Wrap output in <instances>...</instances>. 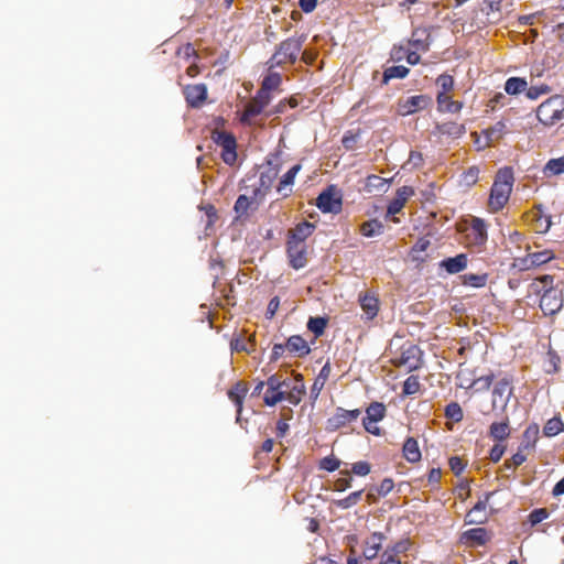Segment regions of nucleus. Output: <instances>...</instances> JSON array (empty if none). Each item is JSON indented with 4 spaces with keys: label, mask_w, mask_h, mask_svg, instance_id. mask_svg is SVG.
I'll list each match as a JSON object with an SVG mask.
<instances>
[{
    "label": "nucleus",
    "mask_w": 564,
    "mask_h": 564,
    "mask_svg": "<svg viewBox=\"0 0 564 564\" xmlns=\"http://www.w3.org/2000/svg\"><path fill=\"white\" fill-rule=\"evenodd\" d=\"M513 171L511 167L500 169L495 177L488 199L491 212H499L508 203L513 186Z\"/></svg>",
    "instance_id": "f257e3e1"
},
{
    "label": "nucleus",
    "mask_w": 564,
    "mask_h": 564,
    "mask_svg": "<svg viewBox=\"0 0 564 564\" xmlns=\"http://www.w3.org/2000/svg\"><path fill=\"white\" fill-rule=\"evenodd\" d=\"M305 36L289 37L282 41L275 48V52L269 59V68L282 66L284 64H294L302 51Z\"/></svg>",
    "instance_id": "f03ea898"
},
{
    "label": "nucleus",
    "mask_w": 564,
    "mask_h": 564,
    "mask_svg": "<svg viewBox=\"0 0 564 564\" xmlns=\"http://www.w3.org/2000/svg\"><path fill=\"white\" fill-rule=\"evenodd\" d=\"M538 120L546 127L564 119V96L553 95L536 108Z\"/></svg>",
    "instance_id": "7ed1b4c3"
},
{
    "label": "nucleus",
    "mask_w": 564,
    "mask_h": 564,
    "mask_svg": "<svg viewBox=\"0 0 564 564\" xmlns=\"http://www.w3.org/2000/svg\"><path fill=\"white\" fill-rule=\"evenodd\" d=\"M391 361L395 367H404L411 372L422 367L423 351L417 345L406 341Z\"/></svg>",
    "instance_id": "20e7f679"
},
{
    "label": "nucleus",
    "mask_w": 564,
    "mask_h": 564,
    "mask_svg": "<svg viewBox=\"0 0 564 564\" xmlns=\"http://www.w3.org/2000/svg\"><path fill=\"white\" fill-rule=\"evenodd\" d=\"M213 141L221 148V159L228 165L237 161V142L232 133L215 130L212 133Z\"/></svg>",
    "instance_id": "39448f33"
},
{
    "label": "nucleus",
    "mask_w": 564,
    "mask_h": 564,
    "mask_svg": "<svg viewBox=\"0 0 564 564\" xmlns=\"http://www.w3.org/2000/svg\"><path fill=\"white\" fill-rule=\"evenodd\" d=\"M387 414L386 405L381 402H371L366 409V415L362 419L365 430L376 436L381 435V429L377 423L382 421Z\"/></svg>",
    "instance_id": "423d86ee"
},
{
    "label": "nucleus",
    "mask_w": 564,
    "mask_h": 564,
    "mask_svg": "<svg viewBox=\"0 0 564 564\" xmlns=\"http://www.w3.org/2000/svg\"><path fill=\"white\" fill-rule=\"evenodd\" d=\"M488 239L487 225L484 219L473 217L470 226L465 234L466 245L468 247L478 248L485 246Z\"/></svg>",
    "instance_id": "0eeeda50"
},
{
    "label": "nucleus",
    "mask_w": 564,
    "mask_h": 564,
    "mask_svg": "<svg viewBox=\"0 0 564 564\" xmlns=\"http://www.w3.org/2000/svg\"><path fill=\"white\" fill-rule=\"evenodd\" d=\"M361 414L359 409L346 410L338 406L335 413L326 421V430L334 432L355 422Z\"/></svg>",
    "instance_id": "6e6552de"
},
{
    "label": "nucleus",
    "mask_w": 564,
    "mask_h": 564,
    "mask_svg": "<svg viewBox=\"0 0 564 564\" xmlns=\"http://www.w3.org/2000/svg\"><path fill=\"white\" fill-rule=\"evenodd\" d=\"M562 292L553 286L547 288L541 296L540 308L544 315H555L563 306Z\"/></svg>",
    "instance_id": "1a4fd4ad"
},
{
    "label": "nucleus",
    "mask_w": 564,
    "mask_h": 564,
    "mask_svg": "<svg viewBox=\"0 0 564 564\" xmlns=\"http://www.w3.org/2000/svg\"><path fill=\"white\" fill-rule=\"evenodd\" d=\"M267 165V170L260 174L259 186L253 189V198H263L270 192L280 173V167L278 165H273L271 161H268Z\"/></svg>",
    "instance_id": "9d476101"
},
{
    "label": "nucleus",
    "mask_w": 564,
    "mask_h": 564,
    "mask_svg": "<svg viewBox=\"0 0 564 564\" xmlns=\"http://www.w3.org/2000/svg\"><path fill=\"white\" fill-rule=\"evenodd\" d=\"M431 98L426 95H415L406 99H400L398 102V113L409 116L419 110L425 109L431 104Z\"/></svg>",
    "instance_id": "9b49d317"
},
{
    "label": "nucleus",
    "mask_w": 564,
    "mask_h": 564,
    "mask_svg": "<svg viewBox=\"0 0 564 564\" xmlns=\"http://www.w3.org/2000/svg\"><path fill=\"white\" fill-rule=\"evenodd\" d=\"M286 253L290 265L295 269H302L307 263V248L306 243L288 240Z\"/></svg>",
    "instance_id": "f8f14e48"
},
{
    "label": "nucleus",
    "mask_w": 564,
    "mask_h": 564,
    "mask_svg": "<svg viewBox=\"0 0 564 564\" xmlns=\"http://www.w3.org/2000/svg\"><path fill=\"white\" fill-rule=\"evenodd\" d=\"M512 376H505L501 378L494 387L492 390V406H496L498 403V399L505 408L512 394Z\"/></svg>",
    "instance_id": "ddd939ff"
},
{
    "label": "nucleus",
    "mask_w": 564,
    "mask_h": 564,
    "mask_svg": "<svg viewBox=\"0 0 564 564\" xmlns=\"http://www.w3.org/2000/svg\"><path fill=\"white\" fill-rule=\"evenodd\" d=\"M494 494L495 492H486L485 498L482 500H479L473 507V509H470L468 511V513L466 514V518H465V521L467 524H482L487 521V516H486L485 511H486L488 501Z\"/></svg>",
    "instance_id": "4468645a"
},
{
    "label": "nucleus",
    "mask_w": 564,
    "mask_h": 564,
    "mask_svg": "<svg viewBox=\"0 0 564 564\" xmlns=\"http://www.w3.org/2000/svg\"><path fill=\"white\" fill-rule=\"evenodd\" d=\"M184 95L187 104L197 108L200 107L207 98V87L205 84L187 85L184 88Z\"/></svg>",
    "instance_id": "2eb2a0df"
},
{
    "label": "nucleus",
    "mask_w": 564,
    "mask_h": 564,
    "mask_svg": "<svg viewBox=\"0 0 564 564\" xmlns=\"http://www.w3.org/2000/svg\"><path fill=\"white\" fill-rule=\"evenodd\" d=\"M414 195L411 186H402L397 189L395 197L388 205V215H397L404 207L408 199Z\"/></svg>",
    "instance_id": "dca6fc26"
},
{
    "label": "nucleus",
    "mask_w": 564,
    "mask_h": 564,
    "mask_svg": "<svg viewBox=\"0 0 564 564\" xmlns=\"http://www.w3.org/2000/svg\"><path fill=\"white\" fill-rule=\"evenodd\" d=\"M248 392V384L243 381H238L231 389L228 390V398L235 403L237 406V422L239 423L241 420V412L243 400Z\"/></svg>",
    "instance_id": "f3484780"
},
{
    "label": "nucleus",
    "mask_w": 564,
    "mask_h": 564,
    "mask_svg": "<svg viewBox=\"0 0 564 564\" xmlns=\"http://www.w3.org/2000/svg\"><path fill=\"white\" fill-rule=\"evenodd\" d=\"M468 264V256L459 253L455 257L446 258L440 262V268L449 274H456L464 271Z\"/></svg>",
    "instance_id": "a211bd4d"
},
{
    "label": "nucleus",
    "mask_w": 564,
    "mask_h": 564,
    "mask_svg": "<svg viewBox=\"0 0 564 564\" xmlns=\"http://www.w3.org/2000/svg\"><path fill=\"white\" fill-rule=\"evenodd\" d=\"M316 206L323 213L338 212L340 209V200L334 197V194L328 188L323 191L316 198Z\"/></svg>",
    "instance_id": "6ab92c4d"
},
{
    "label": "nucleus",
    "mask_w": 564,
    "mask_h": 564,
    "mask_svg": "<svg viewBox=\"0 0 564 564\" xmlns=\"http://www.w3.org/2000/svg\"><path fill=\"white\" fill-rule=\"evenodd\" d=\"M507 132V124L502 120L497 121L494 126L482 130L481 133L486 139L484 147H490L491 144L498 142Z\"/></svg>",
    "instance_id": "aec40b11"
},
{
    "label": "nucleus",
    "mask_w": 564,
    "mask_h": 564,
    "mask_svg": "<svg viewBox=\"0 0 564 564\" xmlns=\"http://www.w3.org/2000/svg\"><path fill=\"white\" fill-rule=\"evenodd\" d=\"M430 37L431 35L426 29H415L411 34L409 45L414 47L416 51L427 52L431 45Z\"/></svg>",
    "instance_id": "412c9836"
},
{
    "label": "nucleus",
    "mask_w": 564,
    "mask_h": 564,
    "mask_svg": "<svg viewBox=\"0 0 564 564\" xmlns=\"http://www.w3.org/2000/svg\"><path fill=\"white\" fill-rule=\"evenodd\" d=\"M462 540L473 546H481L489 541V535L486 528H474L465 531L462 535Z\"/></svg>",
    "instance_id": "4be33fe9"
},
{
    "label": "nucleus",
    "mask_w": 564,
    "mask_h": 564,
    "mask_svg": "<svg viewBox=\"0 0 564 564\" xmlns=\"http://www.w3.org/2000/svg\"><path fill=\"white\" fill-rule=\"evenodd\" d=\"M383 539L382 533L375 532L365 541L362 554L367 560H372L378 555Z\"/></svg>",
    "instance_id": "5701e85b"
},
{
    "label": "nucleus",
    "mask_w": 564,
    "mask_h": 564,
    "mask_svg": "<svg viewBox=\"0 0 564 564\" xmlns=\"http://www.w3.org/2000/svg\"><path fill=\"white\" fill-rule=\"evenodd\" d=\"M315 225L308 221H303L290 231L288 240L305 243V240L313 234Z\"/></svg>",
    "instance_id": "b1692460"
},
{
    "label": "nucleus",
    "mask_w": 564,
    "mask_h": 564,
    "mask_svg": "<svg viewBox=\"0 0 564 564\" xmlns=\"http://www.w3.org/2000/svg\"><path fill=\"white\" fill-rule=\"evenodd\" d=\"M285 347L289 352L295 354L299 357L306 356L311 351L306 340L299 335L291 336L286 340Z\"/></svg>",
    "instance_id": "393cba45"
},
{
    "label": "nucleus",
    "mask_w": 564,
    "mask_h": 564,
    "mask_svg": "<svg viewBox=\"0 0 564 564\" xmlns=\"http://www.w3.org/2000/svg\"><path fill=\"white\" fill-rule=\"evenodd\" d=\"M403 457L411 464L421 460L422 454L419 447V443L414 437H408L402 447Z\"/></svg>",
    "instance_id": "a878e982"
},
{
    "label": "nucleus",
    "mask_w": 564,
    "mask_h": 564,
    "mask_svg": "<svg viewBox=\"0 0 564 564\" xmlns=\"http://www.w3.org/2000/svg\"><path fill=\"white\" fill-rule=\"evenodd\" d=\"M359 302L368 319H372L377 316L379 311V300L376 296L370 294L360 295Z\"/></svg>",
    "instance_id": "bb28decb"
},
{
    "label": "nucleus",
    "mask_w": 564,
    "mask_h": 564,
    "mask_svg": "<svg viewBox=\"0 0 564 564\" xmlns=\"http://www.w3.org/2000/svg\"><path fill=\"white\" fill-rule=\"evenodd\" d=\"M436 130L440 134L448 135L453 138H459L466 132V128L462 123L455 121H447L436 126Z\"/></svg>",
    "instance_id": "cd10ccee"
},
{
    "label": "nucleus",
    "mask_w": 564,
    "mask_h": 564,
    "mask_svg": "<svg viewBox=\"0 0 564 564\" xmlns=\"http://www.w3.org/2000/svg\"><path fill=\"white\" fill-rule=\"evenodd\" d=\"M290 391L285 392V400H288L291 404L297 405L303 395L305 394V386L302 377H299L293 386L290 384L288 388Z\"/></svg>",
    "instance_id": "c85d7f7f"
},
{
    "label": "nucleus",
    "mask_w": 564,
    "mask_h": 564,
    "mask_svg": "<svg viewBox=\"0 0 564 564\" xmlns=\"http://www.w3.org/2000/svg\"><path fill=\"white\" fill-rule=\"evenodd\" d=\"M510 435L509 420L494 422L489 427V436L496 441H505Z\"/></svg>",
    "instance_id": "c756f323"
},
{
    "label": "nucleus",
    "mask_w": 564,
    "mask_h": 564,
    "mask_svg": "<svg viewBox=\"0 0 564 564\" xmlns=\"http://www.w3.org/2000/svg\"><path fill=\"white\" fill-rule=\"evenodd\" d=\"M257 199L258 198H253V196L249 198L247 195H239L234 206V210L237 214V217L241 218L248 216L251 206L253 204L258 206Z\"/></svg>",
    "instance_id": "7c9ffc66"
},
{
    "label": "nucleus",
    "mask_w": 564,
    "mask_h": 564,
    "mask_svg": "<svg viewBox=\"0 0 564 564\" xmlns=\"http://www.w3.org/2000/svg\"><path fill=\"white\" fill-rule=\"evenodd\" d=\"M383 224L378 219H370L365 221L360 226V232L362 236L371 238L379 236L383 232Z\"/></svg>",
    "instance_id": "2f4dec72"
},
{
    "label": "nucleus",
    "mask_w": 564,
    "mask_h": 564,
    "mask_svg": "<svg viewBox=\"0 0 564 564\" xmlns=\"http://www.w3.org/2000/svg\"><path fill=\"white\" fill-rule=\"evenodd\" d=\"M528 82L522 77H510L505 84V90L508 95H518L525 91Z\"/></svg>",
    "instance_id": "473e14b6"
},
{
    "label": "nucleus",
    "mask_w": 564,
    "mask_h": 564,
    "mask_svg": "<svg viewBox=\"0 0 564 564\" xmlns=\"http://www.w3.org/2000/svg\"><path fill=\"white\" fill-rule=\"evenodd\" d=\"M410 69L403 65L391 66L384 69L382 76V84H388L393 78H405Z\"/></svg>",
    "instance_id": "72a5a7b5"
},
{
    "label": "nucleus",
    "mask_w": 564,
    "mask_h": 564,
    "mask_svg": "<svg viewBox=\"0 0 564 564\" xmlns=\"http://www.w3.org/2000/svg\"><path fill=\"white\" fill-rule=\"evenodd\" d=\"M564 173V156L551 159L543 167V174L546 177L561 175Z\"/></svg>",
    "instance_id": "f704fd0d"
},
{
    "label": "nucleus",
    "mask_w": 564,
    "mask_h": 564,
    "mask_svg": "<svg viewBox=\"0 0 564 564\" xmlns=\"http://www.w3.org/2000/svg\"><path fill=\"white\" fill-rule=\"evenodd\" d=\"M538 436H539L538 424L529 425L523 432V441L520 446V449H528V448L534 446V444L538 441Z\"/></svg>",
    "instance_id": "c9c22d12"
},
{
    "label": "nucleus",
    "mask_w": 564,
    "mask_h": 564,
    "mask_svg": "<svg viewBox=\"0 0 564 564\" xmlns=\"http://www.w3.org/2000/svg\"><path fill=\"white\" fill-rule=\"evenodd\" d=\"M462 283L467 286L473 288H484L488 280V274H475V273H466L460 275Z\"/></svg>",
    "instance_id": "e433bc0d"
},
{
    "label": "nucleus",
    "mask_w": 564,
    "mask_h": 564,
    "mask_svg": "<svg viewBox=\"0 0 564 564\" xmlns=\"http://www.w3.org/2000/svg\"><path fill=\"white\" fill-rule=\"evenodd\" d=\"M362 494H364L362 489L354 491L343 499L334 500L333 505H335L337 508H340V509H349V508L356 506L361 500Z\"/></svg>",
    "instance_id": "4c0bfd02"
},
{
    "label": "nucleus",
    "mask_w": 564,
    "mask_h": 564,
    "mask_svg": "<svg viewBox=\"0 0 564 564\" xmlns=\"http://www.w3.org/2000/svg\"><path fill=\"white\" fill-rule=\"evenodd\" d=\"M302 165L295 164L280 180L276 191L281 193L286 186H292L296 174L301 171Z\"/></svg>",
    "instance_id": "58836bf2"
},
{
    "label": "nucleus",
    "mask_w": 564,
    "mask_h": 564,
    "mask_svg": "<svg viewBox=\"0 0 564 564\" xmlns=\"http://www.w3.org/2000/svg\"><path fill=\"white\" fill-rule=\"evenodd\" d=\"M282 83V77L279 73H270L267 75L261 84L262 94L270 93L272 90L278 89V87Z\"/></svg>",
    "instance_id": "ea45409f"
},
{
    "label": "nucleus",
    "mask_w": 564,
    "mask_h": 564,
    "mask_svg": "<svg viewBox=\"0 0 564 564\" xmlns=\"http://www.w3.org/2000/svg\"><path fill=\"white\" fill-rule=\"evenodd\" d=\"M478 177L479 169L477 166H470L462 173L459 184L466 187H471L478 182Z\"/></svg>",
    "instance_id": "a19ab883"
},
{
    "label": "nucleus",
    "mask_w": 564,
    "mask_h": 564,
    "mask_svg": "<svg viewBox=\"0 0 564 564\" xmlns=\"http://www.w3.org/2000/svg\"><path fill=\"white\" fill-rule=\"evenodd\" d=\"M326 326L327 319L325 317H311L307 322V329L311 330L315 337L322 336Z\"/></svg>",
    "instance_id": "79ce46f5"
},
{
    "label": "nucleus",
    "mask_w": 564,
    "mask_h": 564,
    "mask_svg": "<svg viewBox=\"0 0 564 564\" xmlns=\"http://www.w3.org/2000/svg\"><path fill=\"white\" fill-rule=\"evenodd\" d=\"M554 258V253L551 250L538 251L529 254L530 264L534 267L547 263Z\"/></svg>",
    "instance_id": "37998d69"
},
{
    "label": "nucleus",
    "mask_w": 564,
    "mask_h": 564,
    "mask_svg": "<svg viewBox=\"0 0 564 564\" xmlns=\"http://www.w3.org/2000/svg\"><path fill=\"white\" fill-rule=\"evenodd\" d=\"M563 430L564 423L562 422V420L560 417H552L545 423L543 427V433L546 436H555Z\"/></svg>",
    "instance_id": "c03bdc74"
},
{
    "label": "nucleus",
    "mask_w": 564,
    "mask_h": 564,
    "mask_svg": "<svg viewBox=\"0 0 564 564\" xmlns=\"http://www.w3.org/2000/svg\"><path fill=\"white\" fill-rule=\"evenodd\" d=\"M421 383L417 376H410L403 382L402 393L404 395H412L419 392Z\"/></svg>",
    "instance_id": "a18cd8bd"
},
{
    "label": "nucleus",
    "mask_w": 564,
    "mask_h": 564,
    "mask_svg": "<svg viewBox=\"0 0 564 564\" xmlns=\"http://www.w3.org/2000/svg\"><path fill=\"white\" fill-rule=\"evenodd\" d=\"M445 415L446 417L455 421L460 422L463 420V410L460 405L457 402H451L445 408Z\"/></svg>",
    "instance_id": "49530a36"
},
{
    "label": "nucleus",
    "mask_w": 564,
    "mask_h": 564,
    "mask_svg": "<svg viewBox=\"0 0 564 564\" xmlns=\"http://www.w3.org/2000/svg\"><path fill=\"white\" fill-rule=\"evenodd\" d=\"M267 386L270 391H285V388H290V381L281 380L276 375H273L269 377Z\"/></svg>",
    "instance_id": "de8ad7c7"
},
{
    "label": "nucleus",
    "mask_w": 564,
    "mask_h": 564,
    "mask_svg": "<svg viewBox=\"0 0 564 564\" xmlns=\"http://www.w3.org/2000/svg\"><path fill=\"white\" fill-rule=\"evenodd\" d=\"M454 77L448 74H441L436 78V85L441 88L440 91L449 93L454 89Z\"/></svg>",
    "instance_id": "09e8293b"
},
{
    "label": "nucleus",
    "mask_w": 564,
    "mask_h": 564,
    "mask_svg": "<svg viewBox=\"0 0 564 564\" xmlns=\"http://www.w3.org/2000/svg\"><path fill=\"white\" fill-rule=\"evenodd\" d=\"M495 379V375L492 372L481 376L473 381V386L476 387L478 391H487L492 384Z\"/></svg>",
    "instance_id": "8fccbe9b"
},
{
    "label": "nucleus",
    "mask_w": 564,
    "mask_h": 564,
    "mask_svg": "<svg viewBox=\"0 0 564 564\" xmlns=\"http://www.w3.org/2000/svg\"><path fill=\"white\" fill-rule=\"evenodd\" d=\"M387 185V180L382 178L378 175H369L367 177L366 187L370 192L372 188L377 191H384Z\"/></svg>",
    "instance_id": "3c124183"
},
{
    "label": "nucleus",
    "mask_w": 564,
    "mask_h": 564,
    "mask_svg": "<svg viewBox=\"0 0 564 564\" xmlns=\"http://www.w3.org/2000/svg\"><path fill=\"white\" fill-rule=\"evenodd\" d=\"M551 91L550 86L547 85H540V86H531L527 87L525 95L529 99L535 100L540 96L549 94Z\"/></svg>",
    "instance_id": "603ef678"
},
{
    "label": "nucleus",
    "mask_w": 564,
    "mask_h": 564,
    "mask_svg": "<svg viewBox=\"0 0 564 564\" xmlns=\"http://www.w3.org/2000/svg\"><path fill=\"white\" fill-rule=\"evenodd\" d=\"M282 400H285V391H270L267 389L263 399L267 405L273 406L276 403L281 402Z\"/></svg>",
    "instance_id": "864d4df0"
},
{
    "label": "nucleus",
    "mask_w": 564,
    "mask_h": 564,
    "mask_svg": "<svg viewBox=\"0 0 564 564\" xmlns=\"http://www.w3.org/2000/svg\"><path fill=\"white\" fill-rule=\"evenodd\" d=\"M340 466V460L334 456L324 457L319 462V468L327 471H335Z\"/></svg>",
    "instance_id": "5fc2aeb1"
},
{
    "label": "nucleus",
    "mask_w": 564,
    "mask_h": 564,
    "mask_svg": "<svg viewBox=\"0 0 564 564\" xmlns=\"http://www.w3.org/2000/svg\"><path fill=\"white\" fill-rule=\"evenodd\" d=\"M549 514L550 513L545 508L535 509L529 514V521L532 525H535L547 519Z\"/></svg>",
    "instance_id": "6e6d98bb"
},
{
    "label": "nucleus",
    "mask_w": 564,
    "mask_h": 564,
    "mask_svg": "<svg viewBox=\"0 0 564 564\" xmlns=\"http://www.w3.org/2000/svg\"><path fill=\"white\" fill-rule=\"evenodd\" d=\"M371 470V466L366 460H359L352 464L351 471L357 476H367Z\"/></svg>",
    "instance_id": "4d7b16f0"
},
{
    "label": "nucleus",
    "mask_w": 564,
    "mask_h": 564,
    "mask_svg": "<svg viewBox=\"0 0 564 564\" xmlns=\"http://www.w3.org/2000/svg\"><path fill=\"white\" fill-rule=\"evenodd\" d=\"M264 109L263 104L257 102L252 100L247 107L243 112V119L245 118H251L260 115L262 110Z\"/></svg>",
    "instance_id": "13d9d810"
},
{
    "label": "nucleus",
    "mask_w": 564,
    "mask_h": 564,
    "mask_svg": "<svg viewBox=\"0 0 564 564\" xmlns=\"http://www.w3.org/2000/svg\"><path fill=\"white\" fill-rule=\"evenodd\" d=\"M448 465L451 467V470L456 475V476H459L465 467H466V464L463 462V459L458 456H453L449 458L448 460Z\"/></svg>",
    "instance_id": "bf43d9fd"
},
{
    "label": "nucleus",
    "mask_w": 564,
    "mask_h": 564,
    "mask_svg": "<svg viewBox=\"0 0 564 564\" xmlns=\"http://www.w3.org/2000/svg\"><path fill=\"white\" fill-rule=\"evenodd\" d=\"M506 452V446L501 444H496L491 447L489 452V458L492 463H498Z\"/></svg>",
    "instance_id": "052dcab7"
},
{
    "label": "nucleus",
    "mask_w": 564,
    "mask_h": 564,
    "mask_svg": "<svg viewBox=\"0 0 564 564\" xmlns=\"http://www.w3.org/2000/svg\"><path fill=\"white\" fill-rule=\"evenodd\" d=\"M535 221L541 232H546L552 226L551 216L549 215H540Z\"/></svg>",
    "instance_id": "680f3d73"
},
{
    "label": "nucleus",
    "mask_w": 564,
    "mask_h": 564,
    "mask_svg": "<svg viewBox=\"0 0 564 564\" xmlns=\"http://www.w3.org/2000/svg\"><path fill=\"white\" fill-rule=\"evenodd\" d=\"M394 487V482L391 478H384L380 485L378 486V494L382 497L387 496L390 491H392Z\"/></svg>",
    "instance_id": "e2e57ef3"
},
{
    "label": "nucleus",
    "mask_w": 564,
    "mask_h": 564,
    "mask_svg": "<svg viewBox=\"0 0 564 564\" xmlns=\"http://www.w3.org/2000/svg\"><path fill=\"white\" fill-rule=\"evenodd\" d=\"M408 50L403 46H397L394 45L391 50L390 57L394 62L402 61L406 55Z\"/></svg>",
    "instance_id": "0e129e2a"
},
{
    "label": "nucleus",
    "mask_w": 564,
    "mask_h": 564,
    "mask_svg": "<svg viewBox=\"0 0 564 564\" xmlns=\"http://www.w3.org/2000/svg\"><path fill=\"white\" fill-rule=\"evenodd\" d=\"M380 564H401V561L390 550H386L381 554Z\"/></svg>",
    "instance_id": "69168bd1"
},
{
    "label": "nucleus",
    "mask_w": 564,
    "mask_h": 564,
    "mask_svg": "<svg viewBox=\"0 0 564 564\" xmlns=\"http://www.w3.org/2000/svg\"><path fill=\"white\" fill-rule=\"evenodd\" d=\"M279 306H280L279 296L272 297L267 307V313H265L267 317L272 318L275 315L276 311L279 310Z\"/></svg>",
    "instance_id": "338daca9"
},
{
    "label": "nucleus",
    "mask_w": 564,
    "mask_h": 564,
    "mask_svg": "<svg viewBox=\"0 0 564 564\" xmlns=\"http://www.w3.org/2000/svg\"><path fill=\"white\" fill-rule=\"evenodd\" d=\"M409 547H410V541L409 540H401V541L397 542L389 550L392 551V553L398 556V554L406 552L409 550Z\"/></svg>",
    "instance_id": "774afa93"
}]
</instances>
